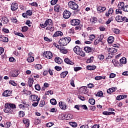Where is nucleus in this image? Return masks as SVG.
I'll list each match as a JSON object with an SVG mask.
<instances>
[{
    "label": "nucleus",
    "instance_id": "nucleus-46",
    "mask_svg": "<svg viewBox=\"0 0 128 128\" xmlns=\"http://www.w3.org/2000/svg\"><path fill=\"white\" fill-rule=\"evenodd\" d=\"M12 126V123L10 122H6L4 124V128H10Z\"/></svg>",
    "mask_w": 128,
    "mask_h": 128
},
{
    "label": "nucleus",
    "instance_id": "nucleus-56",
    "mask_svg": "<svg viewBox=\"0 0 128 128\" xmlns=\"http://www.w3.org/2000/svg\"><path fill=\"white\" fill-rule=\"evenodd\" d=\"M19 116H20V118H24V112L20 111L19 112Z\"/></svg>",
    "mask_w": 128,
    "mask_h": 128
},
{
    "label": "nucleus",
    "instance_id": "nucleus-10",
    "mask_svg": "<svg viewBox=\"0 0 128 128\" xmlns=\"http://www.w3.org/2000/svg\"><path fill=\"white\" fill-rule=\"evenodd\" d=\"M0 42H8V38L0 34Z\"/></svg>",
    "mask_w": 128,
    "mask_h": 128
},
{
    "label": "nucleus",
    "instance_id": "nucleus-53",
    "mask_svg": "<svg viewBox=\"0 0 128 128\" xmlns=\"http://www.w3.org/2000/svg\"><path fill=\"white\" fill-rule=\"evenodd\" d=\"M70 126H72V128H76L78 126V124L74 122H72L70 123Z\"/></svg>",
    "mask_w": 128,
    "mask_h": 128
},
{
    "label": "nucleus",
    "instance_id": "nucleus-32",
    "mask_svg": "<svg viewBox=\"0 0 128 128\" xmlns=\"http://www.w3.org/2000/svg\"><path fill=\"white\" fill-rule=\"evenodd\" d=\"M2 22H3L4 24H6L8 23V19L6 17H4L2 18Z\"/></svg>",
    "mask_w": 128,
    "mask_h": 128
},
{
    "label": "nucleus",
    "instance_id": "nucleus-58",
    "mask_svg": "<svg viewBox=\"0 0 128 128\" xmlns=\"http://www.w3.org/2000/svg\"><path fill=\"white\" fill-rule=\"evenodd\" d=\"M45 94H54V92L52 90H48L45 92Z\"/></svg>",
    "mask_w": 128,
    "mask_h": 128
},
{
    "label": "nucleus",
    "instance_id": "nucleus-47",
    "mask_svg": "<svg viewBox=\"0 0 128 128\" xmlns=\"http://www.w3.org/2000/svg\"><path fill=\"white\" fill-rule=\"evenodd\" d=\"M28 30V27L26 26H24L22 27V32H27Z\"/></svg>",
    "mask_w": 128,
    "mask_h": 128
},
{
    "label": "nucleus",
    "instance_id": "nucleus-31",
    "mask_svg": "<svg viewBox=\"0 0 128 128\" xmlns=\"http://www.w3.org/2000/svg\"><path fill=\"white\" fill-rule=\"evenodd\" d=\"M114 40V36H110L108 38V44H112Z\"/></svg>",
    "mask_w": 128,
    "mask_h": 128
},
{
    "label": "nucleus",
    "instance_id": "nucleus-34",
    "mask_svg": "<svg viewBox=\"0 0 128 128\" xmlns=\"http://www.w3.org/2000/svg\"><path fill=\"white\" fill-rule=\"evenodd\" d=\"M23 122L26 124V126L28 127L30 126V120L27 119V120H23Z\"/></svg>",
    "mask_w": 128,
    "mask_h": 128
},
{
    "label": "nucleus",
    "instance_id": "nucleus-41",
    "mask_svg": "<svg viewBox=\"0 0 128 128\" xmlns=\"http://www.w3.org/2000/svg\"><path fill=\"white\" fill-rule=\"evenodd\" d=\"M94 78L96 80H102V79L106 80V77L105 76L102 77L101 76H96Z\"/></svg>",
    "mask_w": 128,
    "mask_h": 128
},
{
    "label": "nucleus",
    "instance_id": "nucleus-19",
    "mask_svg": "<svg viewBox=\"0 0 128 128\" xmlns=\"http://www.w3.org/2000/svg\"><path fill=\"white\" fill-rule=\"evenodd\" d=\"M12 94V92L6 90L5 92H4L2 94L3 96H10Z\"/></svg>",
    "mask_w": 128,
    "mask_h": 128
},
{
    "label": "nucleus",
    "instance_id": "nucleus-50",
    "mask_svg": "<svg viewBox=\"0 0 128 128\" xmlns=\"http://www.w3.org/2000/svg\"><path fill=\"white\" fill-rule=\"evenodd\" d=\"M40 98H38V101H36V102H34L32 104V106H38V102H40Z\"/></svg>",
    "mask_w": 128,
    "mask_h": 128
},
{
    "label": "nucleus",
    "instance_id": "nucleus-40",
    "mask_svg": "<svg viewBox=\"0 0 128 128\" xmlns=\"http://www.w3.org/2000/svg\"><path fill=\"white\" fill-rule=\"evenodd\" d=\"M122 9H120V8L116 9V14H122Z\"/></svg>",
    "mask_w": 128,
    "mask_h": 128
},
{
    "label": "nucleus",
    "instance_id": "nucleus-30",
    "mask_svg": "<svg viewBox=\"0 0 128 128\" xmlns=\"http://www.w3.org/2000/svg\"><path fill=\"white\" fill-rule=\"evenodd\" d=\"M68 74V71L64 72L60 74V78H64L66 76V74Z\"/></svg>",
    "mask_w": 128,
    "mask_h": 128
},
{
    "label": "nucleus",
    "instance_id": "nucleus-3",
    "mask_svg": "<svg viewBox=\"0 0 128 128\" xmlns=\"http://www.w3.org/2000/svg\"><path fill=\"white\" fill-rule=\"evenodd\" d=\"M104 34H101L100 35L96 40L94 42V44L95 46H98V44H100V42H102V40L104 38Z\"/></svg>",
    "mask_w": 128,
    "mask_h": 128
},
{
    "label": "nucleus",
    "instance_id": "nucleus-57",
    "mask_svg": "<svg viewBox=\"0 0 128 128\" xmlns=\"http://www.w3.org/2000/svg\"><path fill=\"white\" fill-rule=\"evenodd\" d=\"M35 89L36 90H40V84H37L34 86Z\"/></svg>",
    "mask_w": 128,
    "mask_h": 128
},
{
    "label": "nucleus",
    "instance_id": "nucleus-63",
    "mask_svg": "<svg viewBox=\"0 0 128 128\" xmlns=\"http://www.w3.org/2000/svg\"><path fill=\"white\" fill-rule=\"evenodd\" d=\"M58 0H52L51 1V4L52 6H54L56 2H58Z\"/></svg>",
    "mask_w": 128,
    "mask_h": 128
},
{
    "label": "nucleus",
    "instance_id": "nucleus-13",
    "mask_svg": "<svg viewBox=\"0 0 128 128\" xmlns=\"http://www.w3.org/2000/svg\"><path fill=\"white\" fill-rule=\"evenodd\" d=\"M74 51L75 54H78L80 52H82V48H80L78 46H76L74 48Z\"/></svg>",
    "mask_w": 128,
    "mask_h": 128
},
{
    "label": "nucleus",
    "instance_id": "nucleus-54",
    "mask_svg": "<svg viewBox=\"0 0 128 128\" xmlns=\"http://www.w3.org/2000/svg\"><path fill=\"white\" fill-rule=\"evenodd\" d=\"M44 104H46V102H44V100H42L40 102V104L39 106L42 108V106H44Z\"/></svg>",
    "mask_w": 128,
    "mask_h": 128
},
{
    "label": "nucleus",
    "instance_id": "nucleus-17",
    "mask_svg": "<svg viewBox=\"0 0 128 128\" xmlns=\"http://www.w3.org/2000/svg\"><path fill=\"white\" fill-rule=\"evenodd\" d=\"M47 26H52V20L51 19H48L45 22Z\"/></svg>",
    "mask_w": 128,
    "mask_h": 128
},
{
    "label": "nucleus",
    "instance_id": "nucleus-7",
    "mask_svg": "<svg viewBox=\"0 0 128 128\" xmlns=\"http://www.w3.org/2000/svg\"><path fill=\"white\" fill-rule=\"evenodd\" d=\"M19 74L20 71L18 70H15L12 72L10 73V78H16Z\"/></svg>",
    "mask_w": 128,
    "mask_h": 128
},
{
    "label": "nucleus",
    "instance_id": "nucleus-49",
    "mask_svg": "<svg viewBox=\"0 0 128 128\" xmlns=\"http://www.w3.org/2000/svg\"><path fill=\"white\" fill-rule=\"evenodd\" d=\"M93 61H94V56H92L90 58V59L86 60V63L90 64V62H92Z\"/></svg>",
    "mask_w": 128,
    "mask_h": 128
},
{
    "label": "nucleus",
    "instance_id": "nucleus-52",
    "mask_svg": "<svg viewBox=\"0 0 128 128\" xmlns=\"http://www.w3.org/2000/svg\"><path fill=\"white\" fill-rule=\"evenodd\" d=\"M78 56H85L86 53L84 52V51H82L81 50V51L80 52L79 54H78Z\"/></svg>",
    "mask_w": 128,
    "mask_h": 128
},
{
    "label": "nucleus",
    "instance_id": "nucleus-1",
    "mask_svg": "<svg viewBox=\"0 0 128 128\" xmlns=\"http://www.w3.org/2000/svg\"><path fill=\"white\" fill-rule=\"evenodd\" d=\"M72 40V39L70 37H66L64 38H62L58 41V44H60V46H66L68 44H69Z\"/></svg>",
    "mask_w": 128,
    "mask_h": 128
},
{
    "label": "nucleus",
    "instance_id": "nucleus-5",
    "mask_svg": "<svg viewBox=\"0 0 128 128\" xmlns=\"http://www.w3.org/2000/svg\"><path fill=\"white\" fill-rule=\"evenodd\" d=\"M43 56L44 58H46L50 60V58H52V52L50 51L44 52V53L43 54Z\"/></svg>",
    "mask_w": 128,
    "mask_h": 128
},
{
    "label": "nucleus",
    "instance_id": "nucleus-43",
    "mask_svg": "<svg viewBox=\"0 0 128 128\" xmlns=\"http://www.w3.org/2000/svg\"><path fill=\"white\" fill-rule=\"evenodd\" d=\"M89 38L90 40L92 41L94 40V38H96V36H94V34H90L89 36Z\"/></svg>",
    "mask_w": 128,
    "mask_h": 128
},
{
    "label": "nucleus",
    "instance_id": "nucleus-6",
    "mask_svg": "<svg viewBox=\"0 0 128 128\" xmlns=\"http://www.w3.org/2000/svg\"><path fill=\"white\" fill-rule=\"evenodd\" d=\"M72 26H78L80 24V20L78 19L72 20L70 22Z\"/></svg>",
    "mask_w": 128,
    "mask_h": 128
},
{
    "label": "nucleus",
    "instance_id": "nucleus-23",
    "mask_svg": "<svg viewBox=\"0 0 128 128\" xmlns=\"http://www.w3.org/2000/svg\"><path fill=\"white\" fill-rule=\"evenodd\" d=\"M86 68L88 70H96V66L94 65H89L86 66Z\"/></svg>",
    "mask_w": 128,
    "mask_h": 128
},
{
    "label": "nucleus",
    "instance_id": "nucleus-28",
    "mask_svg": "<svg viewBox=\"0 0 128 128\" xmlns=\"http://www.w3.org/2000/svg\"><path fill=\"white\" fill-rule=\"evenodd\" d=\"M122 16H116V20L118 22H122Z\"/></svg>",
    "mask_w": 128,
    "mask_h": 128
},
{
    "label": "nucleus",
    "instance_id": "nucleus-59",
    "mask_svg": "<svg viewBox=\"0 0 128 128\" xmlns=\"http://www.w3.org/2000/svg\"><path fill=\"white\" fill-rule=\"evenodd\" d=\"M46 30H50V32H54V28L52 26H50V27H47Z\"/></svg>",
    "mask_w": 128,
    "mask_h": 128
},
{
    "label": "nucleus",
    "instance_id": "nucleus-12",
    "mask_svg": "<svg viewBox=\"0 0 128 128\" xmlns=\"http://www.w3.org/2000/svg\"><path fill=\"white\" fill-rule=\"evenodd\" d=\"M107 50L108 52H110V54L112 55L114 54H116L118 52V50L114 48H107Z\"/></svg>",
    "mask_w": 128,
    "mask_h": 128
},
{
    "label": "nucleus",
    "instance_id": "nucleus-24",
    "mask_svg": "<svg viewBox=\"0 0 128 128\" xmlns=\"http://www.w3.org/2000/svg\"><path fill=\"white\" fill-rule=\"evenodd\" d=\"M59 50H60V52L62 54H68V50L66 49V48L60 47Z\"/></svg>",
    "mask_w": 128,
    "mask_h": 128
},
{
    "label": "nucleus",
    "instance_id": "nucleus-14",
    "mask_svg": "<svg viewBox=\"0 0 128 128\" xmlns=\"http://www.w3.org/2000/svg\"><path fill=\"white\" fill-rule=\"evenodd\" d=\"M59 106L61 110H66V105L64 104V102H59Z\"/></svg>",
    "mask_w": 128,
    "mask_h": 128
},
{
    "label": "nucleus",
    "instance_id": "nucleus-18",
    "mask_svg": "<svg viewBox=\"0 0 128 128\" xmlns=\"http://www.w3.org/2000/svg\"><path fill=\"white\" fill-rule=\"evenodd\" d=\"M106 10V7L104 6L102 7V6H99L97 8V10H98V12H104Z\"/></svg>",
    "mask_w": 128,
    "mask_h": 128
},
{
    "label": "nucleus",
    "instance_id": "nucleus-45",
    "mask_svg": "<svg viewBox=\"0 0 128 128\" xmlns=\"http://www.w3.org/2000/svg\"><path fill=\"white\" fill-rule=\"evenodd\" d=\"M88 102L90 104L94 105V104H96V100L94 98L89 99Z\"/></svg>",
    "mask_w": 128,
    "mask_h": 128
},
{
    "label": "nucleus",
    "instance_id": "nucleus-4",
    "mask_svg": "<svg viewBox=\"0 0 128 128\" xmlns=\"http://www.w3.org/2000/svg\"><path fill=\"white\" fill-rule=\"evenodd\" d=\"M4 108H5L4 109V112L6 114H12L14 112V111L12 110V108H10V106H8V103L5 104H4Z\"/></svg>",
    "mask_w": 128,
    "mask_h": 128
},
{
    "label": "nucleus",
    "instance_id": "nucleus-22",
    "mask_svg": "<svg viewBox=\"0 0 128 128\" xmlns=\"http://www.w3.org/2000/svg\"><path fill=\"white\" fill-rule=\"evenodd\" d=\"M55 62L56 64H60L62 62V60L60 58V57H56L54 58Z\"/></svg>",
    "mask_w": 128,
    "mask_h": 128
},
{
    "label": "nucleus",
    "instance_id": "nucleus-26",
    "mask_svg": "<svg viewBox=\"0 0 128 128\" xmlns=\"http://www.w3.org/2000/svg\"><path fill=\"white\" fill-rule=\"evenodd\" d=\"M124 2H119L118 4V8L124 10Z\"/></svg>",
    "mask_w": 128,
    "mask_h": 128
},
{
    "label": "nucleus",
    "instance_id": "nucleus-55",
    "mask_svg": "<svg viewBox=\"0 0 128 128\" xmlns=\"http://www.w3.org/2000/svg\"><path fill=\"white\" fill-rule=\"evenodd\" d=\"M71 118H72V115L70 114H68L66 115V120H71Z\"/></svg>",
    "mask_w": 128,
    "mask_h": 128
},
{
    "label": "nucleus",
    "instance_id": "nucleus-20",
    "mask_svg": "<svg viewBox=\"0 0 128 128\" xmlns=\"http://www.w3.org/2000/svg\"><path fill=\"white\" fill-rule=\"evenodd\" d=\"M84 50L87 54H90V52H92V48L87 46L84 47Z\"/></svg>",
    "mask_w": 128,
    "mask_h": 128
},
{
    "label": "nucleus",
    "instance_id": "nucleus-61",
    "mask_svg": "<svg viewBox=\"0 0 128 128\" xmlns=\"http://www.w3.org/2000/svg\"><path fill=\"white\" fill-rule=\"evenodd\" d=\"M123 10L126 12H128V5H126L124 8H123Z\"/></svg>",
    "mask_w": 128,
    "mask_h": 128
},
{
    "label": "nucleus",
    "instance_id": "nucleus-39",
    "mask_svg": "<svg viewBox=\"0 0 128 128\" xmlns=\"http://www.w3.org/2000/svg\"><path fill=\"white\" fill-rule=\"evenodd\" d=\"M34 60V58L33 56H30L27 58L28 62H32Z\"/></svg>",
    "mask_w": 128,
    "mask_h": 128
},
{
    "label": "nucleus",
    "instance_id": "nucleus-16",
    "mask_svg": "<svg viewBox=\"0 0 128 128\" xmlns=\"http://www.w3.org/2000/svg\"><path fill=\"white\" fill-rule=\"evenodd\" d=\"M64 62H66L67 64H74V63L72 60H70L68 58H66L64 59Z\"/></svg>",
    "mask_w": 128,
    "mask_h": 128
},
{
    "label": "nucleus",
    "instance_id": "nucleus-60",
    "mask_svg": "<svg viewBox=\"0 0 128 128\" xmlns=\"http://www.w3.org/2000/svg\"><path fill=\"white\" fill-rule=\"evenodd\" d=\"M40 26H41V28H44L48 26L46 22L44 23H41L40 24Z\"/></svg>",
    "mask_w": 128,
    "mask_h": 128
},
{
    "label": "nucleus",
    "instance_id": "nucleus-15",
    "mask_svg": "<svg viewBox=\"0 0 128 128\" xmlns=\"http://www.w3.org/2000/svg\"><path fill=\"white\" fill-rule=\"evenodd\" d=\"M64 34L60 31L56 32L53 35V38H56L58 36H62Z\"/></svg>",
    "mask_w": 128,
    "mask_h": 128
},
{
    "label": "nucleus",
    "instance_id": "nucleus-38",
    "mask_svg": "<svg viewBox=\"0 0 128 128\" xmlns=\"http://www.w3.org/2000/svg\"><path fill=\"white\" fill-rule=\"evenodd\" d=\"M54 10L56 12H60V5L56 4L54 7Z\"/></svg>",
    "mask_w": 128,
    "mask_h": 128
},
{
    "label": "nucleus",
    "instance_id": "nucleus-33",
    "mask_svg": "<svg viewBox=\"0 0 128 128\" xmlns=\"http://www.w3.org/2000/svg\"><path fill=\"white\" fill-rule=\"evenodd\" d=\"M96 96H100V98H104V93L102 91H98L96 94Z\"/></svg>",
    "mask_w": 128,
    "mask_h": 128
},
{
    "label": "nucleus",
    "instance_id": "nucleus-64",
    "mask_svg": "<svg viewBox=\"0 0 128 128\" xmlns=\"http://www.w3.org/2000/svg\"><path fill=\"white\" fill-rule=\"evenodd\" d=\"M82 67H74V72H78V70H82Z\"/></svg>",
    "mask_w": 128,
    "mask_h": 128
},
{
    "label": "nucleus",
    "instance_id": "nucleus-8",
    "mask_svg": "<svg viewBox=\"0 0 128 128\" xmlns=\"http://www.w3.org/2000/svg\"><path fill=\"white\" fill-rule=\"evenodd\" d=\"M18 8V4L16 2H12L11 4V10L12 12H14V10H16Z\"/></svg>",
    "mask_w": 128,
    "mask_h": 128
},
{
    "label": "nucleus",
    "instance_id": "nucleus-29",
    "mask_svg": "<svg viewBox=\"0 0 128 128\" xmlns=\"http://www.w3.org/2000/svg\"><path fill=\"white\" fill-rule=\"evenodd\" d=\"M7 104L8 105L9 107L12 110H15V108H16V106L14 104L7 103Z\"/></svg>",
    "mask_w": 128,
    "mask_h": 128
},
{
    "label": "nucleus",
    "instance_id": "nucleus-2",
    "mask_svg": "<svg viewBox=\"0 0 128 128\" xmlns=\"http://www.w3.org/2000/svg\"><path fill=\"white\" fill-rule=\"evenodd\" d=\"M68 6L70 8H72V10H78V5L76 4L74 2V1H70L68 3Z\"/></svg>",
    "mask_w": 128,
    "mask_h": 128
},
{
    "label": "nucleus",
    "instance_id": "nucleus-48",
    "mask_svg": "<svg viewBox=\"0 0 128 128\" xmlns=\"http://www.w3.org/2000/svg\"><path fill=\"white\" fill-rule=\"evenodd\" d=\"M98 58L100 60H102L104 59V54H100L98 56Z\"/></svg>",
    "mask_w": 128,
    "mask_h": 128
},
{
    "label": "nucleus",
    "instance_id": "nucleus-11",
    "mask_svg": "<svg viewBox=\"0 0 128 128\" xmlns=\"http://www.w3.org/2000/svg\"><path fill=\"white\" fill-rule=\"evenodd\" d=\"M29 98L30 100H31L32 102H38V96L36 94L31 95L30 96Z\"/></svg>",
    "mask_w": 128,
    "mask_h": 128
},
{
    "label": "nucleus",
    "instance_id": "nucleus-42",
    "mask_svg": "<svg viewBox=\"0 0 128 128\" xmlns=\"http://www.w3.org/2000/svg\"><path fill=\"white\" fill-rule=\"evenodd\" d=\"M50 102L52 104L53 106H54L56 104V99L54 98H52L50 100Z\"/></svg>",
    "mask_w": 128,
    "mask_h": 128
},
{
    "label": "nucleus",
    "instance_id": "nucleus-9",
    "mask_svg": "<svg viewBox=\"0 0 128 128\" xmlns=\"http://www.w3.org/2000/svg\"><path fill=\"white\" fill-rule=\"evenodd\" d=\"M63 16L64 18H68L70 16V12L68 10H65L64 12Z\"/></svg>",
    "mask_w": 128,
    "mask_h": 128
},
{
    "label": "nucleus",
    "instance_id": "nucleus-35",
    "mask_svg": "<svg viewBox=\"0 0 128 128\" xmlns=\"http://www.w3.org/2000/svg\"><path fill=\"white\" fill-rule=\"evenodd\" d=\"M112 30L114 34H120V30H118L116 28H113L112 29Z\"/></svg>",
    "mask_w": 128,
    "mask_h": 128
},
{
    "label": "nucleus",
    "instance_id": "nucleus-62",
    "mask_svg": "<svg viewBox=\"0 0 128 128\" xmlns=\"http://www.w3.org/2000/svg\"><path fill=\"white\" fill-rule=\"evenodd\" d=\"M26 14H27V16H32V11L30 10H28L26 12Z\"/></svg>",
    "mask_w": 128,
    "mask_h": 128
},
{
    "label": "nucleus",
    "instance_id": "nucleus-36",
    "mask_svg": "<svg viewBox=\"0 0 128 128\" xmlns=\"http://www.w3.org/2000/svg\"><path fill=\"white\" fill-rule=\"evenodd\" d=\"M14 34H16V36H21L22 38H24V34L17 32L16 31H14Z\"/></svg>",
    "mask_w": 128,
    "mask_h": 128
},
{
    "label": "nucleus",
    "instance_id": "nucleus-25",
    "mask_svg": "<svg viewBox=\"0 0 128 128\" xmlns=\"http://www.w3.org/2000/svg\"><path fill=\"white\" fill-rule=\"evenodd\" d=\"M120 64H126V58L123 57L120 60Z\"/></svg>",
    "mask_w": 128,
    "mask_h": 128
},
{
    "label": "nucleus",
    "instance_id": "nucleus-21",
    "mask_svg": "<svg viewBox=\"0 0 128 128\" xmlns=\"http://www.w3.org/2000/svg\"><path fill=\"white\" fill-rule=\"evenodd\" d=\"M116 87H112V88H110L107 90L108 94H112L114 92H116Z\"/></svg>",
    "mask_w": 128,
    "mask_h": 128
},
{
    "label": "nucleus",
    "instance_id": "nucleus-37",
    "mask_svg": "<svg viewBox=\"0 0 128 128\" xmlns=\"http://www.w3.org/2000/svg\"><path fill=\"white\" fill-rule=\"evenodd\" d=\"M80 90H82V94H86L88 90V88L86 86H82L80 88Z\"/></svg>",
    "mask_w": 128,
    "mask_h": 128
},
{
    "label": "nucleus",
    "instance_id": "nucleus-27",
    "mask_svg": "<svg viewBox=\"0 0 128 128\" xmlns=\"http://www.w3.org/2000/svg\"><path fill=\"white\" fill-rule=\"evenodd\" d=\"M33 84H34V79L29 78L28 80V86H30V88H32V86Z\"/></svg>",
    "mask_w": 128,
    "mask_h": 128
},
{
    "label": "nucleus",
    "instance_id": "nucleus-44",
    "mask_svg": "<svg viewBox=\"0 0 128 128\" xmlns=\"http://www.w3.org/2000/svg\"><path fill=\"white\" fill-rule=\"evenodd\" d=\"M34 68L36 70H42V64H36Z\"/></svg>",
    "mask_w": 128,
    "mask_h": 128
},
{
    "label": "nucleus",
    "instance_id": "nucleus-51",
    "mask_svg": "<svg viewBox=\"0 0 128 128\" xmlns=\"http://www.w3.org/2000/svg\"><path fill=\"white\" fill-rule=\"evenodd\" d=\"M112 20H114V18H108V20L106 22V24H110V22H112Z\"/></svg>",
    "mask_w": 128,
    "mask_h": 128
}]
</instances>
